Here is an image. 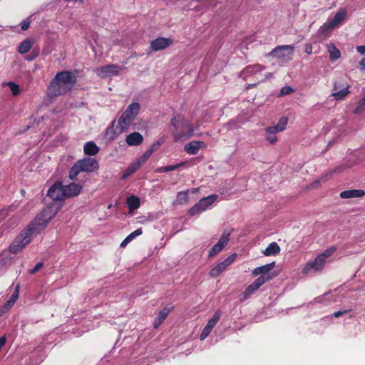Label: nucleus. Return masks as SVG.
I'll use <instances>...</instances> for the list:
<instances>
[{
    "mask_svg": "<svg viewBox=\"0 0 365 365\" xmlns=\"http://www.w3.org/2000/svg\"><path fill=\"white\" fill-rule=\"evenodd\" d=\"M58 209L53 206H49L43 210L37 215L31 226L26 230L23 231L14 241L10 246V251L17 253L21 251L31 240L33 233L36 230L43 229L47 223L56 215Z\"/></svg>",
    "mask_w": 365,
    "mask_h": 365,
    "instance_id": "1",
    "label": "nucleus"
},
{
    "mask_svg": "<svg viewBox=\"0 0 365 365\" xmlns=\"http://www.w3.org/2000/svg\"><path fill=\"white\" fill-rule=\"evenodd\" d=\"M76 83V76L71 71L58 73L51 81L47 89L51 98L63 95L71 91Z\"/></svg>",
    "mask_w": 365,
    "mask_h": 365,
    "instance_id": "2",
    "label": "nucleus"
},
{
    "mask_svg": "<svg viewBox=\"0 0 365 365\" xmlns=\"http://www.w3.org/2000/svg\"><path fill=\"white\" fill-rule=\"evenodd\" d=\"M170 125L173 128V138L176 142L185 141L194 135V126L189 120L178 114L173 115Z\"/></svg>",
    "mask_w": 365,
    "mask_h": 365,
    "instance_id": "3",
    "label": "nucleus"
},
{
    "mask_svg": "<svg viewBox=\"0 0 365 365\" xmlns=\"http://www.w3.org/2000/svg\"><path fill=\"white\" fill-rule=\"evenodd\" d=\"M98 162L94 158H84L78 160L71 168L69 172V178L75 179L81 172L91 173L98 169Z\"/></svg>",
    "mask_w": 365,
    "mask_h": 365,
    "instance_id": "4",
    "label": "nucleus"
},
{
    "mask_svg": "<svg viewBox=\"0 0 365 365\" xmlns=\"http://www.w3.org/2000/svg\"><path fill=\"white\" fill-rule=\"evenodd\" d=\"M140 110V104L133 103L128 106L118 120V124L120 126V130H125L132 123Z\"/></svg>",
    "mask_w": 365,
    "mask_h": 365,
    "instance_id": "5",
    "label": "nucleus"
},
{
    "mask_svg": "<svg viewBox=\"0 0 365 365\" xmlns=\"http://www.w3.org/2000/svg\"><path fill=\"white\" fill-rule=\"evenodd\" d=\"M294 47L292 45H282L275 47L267 56L281 59L282 61L287 62L292 59L291 56L293 54Z\"/></svg>",
    "mask_w": 365,
    "mask_h": 365,
    "instance_id": "6",
    "label": "nucleus"
},
{
    "mask_svg": "<svg viewBox=\"0 0 365 365\" xmlns=\"http://www.w3.org/2000/svg\"><path fill=\"white\" fill-rule=\"evenodd\" d=\"M217 197L218 196L217 195L213 194L202 198L197 204L190 209L189 214L193 216L206 210L214 203Z\"/></svg>",
    "mask_w": 365,
    "mask_h": 365,
    "instance_id": "7",
    "label": "nucleus"
},
{
    "mask_svg": "<svg viewBox=\"0 0 365 365\" xmlns=\"http://www.w3.org/2000/svg\"><path fill=\"white\" fill-rule=\"evenodd\" d=\"M347 18V11L345 9H341L335 14V16L325 23L322 27L321 30L323 31L336 29L342 24Z\"/></svg>",
    "mask_w": 365,
    "mask_h": 365,
    "instance_id": "8",
    "label": "nucleus"
},
{
    "mask_svg": "<svg viewBox=\"0 0 365 365\" xmlns=\"http://www.w3.org/2000/svg\"><path fill=\"white\" fill-rule=\"evenodd\" d=\"M120 68L115 64H109L101 68H98L96 71L97 75L102 78L118 76L120 71Z\"/></svg>",
    "mask_w": 365,
    "mask_h": 365,
    "instance_id": "9",
    "label": "nucleus"
},
{
    "mask_svg": "<svg viewBox=\"0 0 365 365\" xmlns=\"http://www.w3.org/2000/svg\"><path fill=\"white\" fill-rule=\"evenodd\" d=\"M326 261L319 255L313 262H307L302 269L304 274H307L312 271L319 272L322 270Z\"/></svg>",
    "mask_w": 365,
    "mask_h": 365,
    "instance_id": "10",
    "label": "nucleus"
},
{
    "mask_svg": "<svg viewBox=\"0 0 365 365\" xmlns=\"http://www.w3.org/2000/svg\"><path fill=\"white\" fill-rule=\"evenodd\" d=\"M236 257V254H232V255L229 256L223 262L219 263L217 266L212 269L210 272V275L212 277H217L219 276L223 271L226 269L229 265H230L235 261Z\"/></svg>",
    "mask_w": 365,
    "mask_h": 365,
    "instance_id": "11",
    "label": "nucleus"
},
{
    "mask_svg": "<svg viewBox=\"0 0 365 365\" xmlns=\"http://www.w3.org/2000/svg\"><path fill=\"white\" fill-rule=\"evenodd\" d=\"M48 195L53 200H62L64 199V188L61 182L53 184L48 190Z\"/></svg>",
    "mask_w": 365,
    "mask_h": 365,
    "instance_id": "12",
    "label": "nucleus"
},
{
    "mask_svg": "<svg viewBox=\"0 0 365 365\" xmlns=\"http://www.w3.org/2000/svg\"><path fill=\"white\" fill-rule=\"evenodd\" d=\"M229 237L230 233L229 232H223L221 235L219 241L217 244H215L212 249L210 250L208 257H212L215 255H217L218 252H220L223 247L228 243L229 242Z\"/></svg>",
    "mask_w": 365,
    "mask_h": 365,
    "instance_id": "13",
    "label": "nucleus"
},
{
    "mask_svg": "<svg viewBox=\"0 0 365 365\" xmlns=\"http://www.w3.org/2000/svg\"><path fill=\"white\" fill-rule=\"evenodd\" d=\"M221 316V313L217 311L216 312L211 319H210L207 324V325L204 327L200 336V339L204 340L207 336L210 334L211 330L213 327L217 324Z\"/></svg>",
    "mask_w": 365,
    "mask_h": 365,
    "instance_id": "14",
    "label": "nucleus"
},
{
    "mask_svg": "<svg viewBox=\"0 0 365 365\" xmlns=\"http://www.w3.org/2000/svg\"><path fill=\"white\" fill-rule=\"evenodd\" d=\"M173 43V40L168 38H158L150 42V48L153 51H158L168 47Z\"/></svg>",
    "mask_w": 365,
    "mask_h": 365,
    "instance_id": "15",
    "label": "nucleus"
},
{
    "mask_svg": "<svg viewBox=\"0 0 365 365\" xmlns=\"http://www.w3.org/2000/svg\"><path fill=\"white\" fill-rule=\"evenodd\" d=\"M64 196L66 197H72L79 195L82 190V186L76 183H71L63 186Z\"/></svg>",
    "mask_w": 365,
    "mask_h": 365,
    "instance_id": "16",
    "label": "nucleus"
},
{
    "mask_svg": "<svg viewBox=\"0 0 365 365\" xmlns=\"http://www.w3.org/2000/svg\"><path fill=\"white\" fill-rule=\"evenodd\" d=\"M205 146V144L202 141L194 140L187 143L185 147V151L190 155L197 154L200 148Z\"/></svg>",
    "mask_w": 365,
    "mask_h": 365,
    "instance_id": "17",
    "label": "nucleus"
},
{
    "mask_svg": "<svg viewBox=\"0 0 365 365\" xmlns=\"http://www.w3.org/2000/svg\"><path fill=\"white\" fill-rule=\"evenodd\" d=\"M197 191V188H192L191 190H187L186 191L179 192L176 200L174 202V205L187 204L189 202V193H195Z\"/></svg>",
    "mask_w": 365,
    "mask_h": 365,
    "instance_id": "18",
    "label": "nucleus"
},
{
    "mask_svg": "<svg viewBox=\"0 0 365 365\" xmlns=\"http://www.w3.org/2000/svg\"><path fill=\"white\" fill-rule=\"evenodd\" d=\"M365 195V191L363 190H349L340 193V197L343 199L357 198Z\"/></svg>",
    "mask_w": 365,
    "mask_h": 365,
    "instance_id": "19",
    "label": "nucleus"
},
{
    "mask_svg": "<svg viewBox=\"0 0 365 365\" xmlns=\"http://www.w3.org/2000/svg\"><path fill=\"white\" fill-rule=\"evenodd\" d=\"M143 140V135L138 132L132 133L126 138V143L130 146L139 145L142 143Z\"/></svg>",
    "mask_w": 365,
    "mask_h": 365,
    "instance_id": "20",
    "label": "nucleus"
},
{
    "mask_svg": "<svg viewBox=\"0 0 365 365\" xmlns=\"http://www.w3.org/2000/svg\"><path fill=\"white\" fill-rule=\"evenodd\" d=\"M287 124V118H281L278 123L274 126H269L265 129V132L279 133L285 130Z\"/></svg>",
    "mask_w": 365,
    "mask_h": 365,
    "instance_id": "21",
    "label": "nucleus"
},
{
    "mask_svg": "<svg viewBox=\"0 0 365 365\" xmlns=\"http://www.w3.org/2000/svg\"><path fill=\"white\" fill-rule=\"evenodd\" d=\"M287 124V118H281L278 123L274 126H269L265 129V132L279 133L285 130Z\"/></svg>",
    "mask_w": 365,
    "mask_h": 365,
    "instance_id": "22",
    "label": "nucleus"
},
{
    "mask_svg": "<svg viewBox=\"0 0 365 365\" xmlns=\"http://www.w3.org/2000/svg\"><path fill=\"white\" fill-rule=\"evenodd\" d=\"M274 265L275 262H272L271 263L256 267L252 270V275L256 277L260 274H267L274 267Z\"/></svg>",
    "mask_w": 365,
    "mask_h": 365,
    "instance_id": "23",
    "label": "nucleus"
},
{
    "mask_svg": "<svg viewBox=\"0 0 365 365\" xmlns=\"http://www.w3.org/2000/svg\"><path fill=\"white\" fill-rule=\"evenodd\" d=\"M327 51L329 54V58L331 61H335L341 57V51L332 43L327 44Z\"/></svg>",
    "mask_w": 365,
    "mask_h": 365,
    "instance_id": "24",
    "label": "nucleus"
},
{
    "mask_svg": "<svg viewBox=\"0 0 365 365\" xmlns=\"http://www.w3.org/2000/svg\"><path fill=\"white\" fill-rule=\"evenodd\" d=\"M170 313V309L164 308L162 309L157 317L155 319L153 327L157 329L160 327V325L164 322V320L167 318L168 315Z\"/></svg>",
    "mask_w": 365,
    "mask_h": 365,
    "instance_id": "25",
    "label": "nucleus"
},
{
    "mask_svg": "<svg viewBox=\"0 0 365 365\" xmlns=\"http://www.w3.org/2000/svg\"><path fill=\"white\" fill-rule=\"evenodd\" d=\"M34 43V40L32 38H26L24 40L19 46V52L21 54L26 53L30 51Z\"/></svg>",
    "mask_w": 365,
    "mask_h": 365,
    "instance_id": "26",
    "label": "nucleus"
},
{
    "mask_svg": "<svg viewBox=\"0 0 365 365\" xmlns=\"http://www.w3.org/2000/svg\"><path fill=\"white\" fill-rule=\"evenodd\" d=\"M264 69H265L264 66H263L262 65H259V64H255V65H252V66H247L242 71V73L243 75L247 76V75L255 74L257 72L262 71H263Z\"/></svg>",
    "mask_w": 365,
    "mask_h": 365,
    "instance_id": "27",
    "label": "nucleus"
},
{
    "mask_svg": "<svg viewBox=\"0 0 365 365\" xmlns=\"http://www.w3.org/2000/svg\"><path fill=\"white\" fill-rule=\"evenodd\" d=\"M84 153L88 155H96L99 151V148L93 142H87L83 147Z\"/></svg>",
    "mask_w": 365,
    "mask_h": 365,
    "instance_id": "28",
    "label": "nucleus"
},
{
    "mask_svg": "<svg viewBox=\"0 0 365 365\" xmlns=\"http://www.w3.org/2000/svg\"><path fill=\"white\" fill-rule=\"evenodd\" d=\"M280 252V247L277 242L270 243L268 247L263 251L265 256L275 255Z\"/></svg>",
    "mask_w": 365,
    "mask_h": 365,
    "instance_id": "29",
    "label": "nucleus"
},
{
    "mask_svg": "<svg viewBox=\"0 0 365 365\" xmlns=\"http://www.w3.org/2000/svg\"><path fill=\"white\" fill-rule=\"evenodd\" d=\"M349 93L348 86H345L342 89L338 91L337 86L335 85L332 96H334L336 100H341L347 96Z\"/></svg>",
    "mask_w": 365,
    "mask_h": 365,
    "instance_id": "30",
    "label": "nucleus"
},
{
    "mask_svg": "<svg viewBox=\"0 0 365 365\" xmlns=\"http://www.w3.org/2000/svg\"><path fill=\"white\" fill-rule=\"evenodd\" d=\"M259 288V287L255 282H252L247 287V289L242 294V300H245L247 298H249L250 295L253 294Z\"/></svg>",
    "mask_w": 365,
    "mask_h": 365,
    "instance_id": "31",
    "label": "nucleus"
},
{
    "mask_svg": "<svg viewBox=\"0 0 365 365\" xmlns=\"http://www.w3.org/2000/svg\"><path fill=\"white\" fill-rule=\"evenodd\" d=\"M127 204L130 210H135L140 206L139 198L135 196H131L127 199Z\"/></svg>",
    "mask_w": 365,
    "mask_h": 365,
    "instance_id": "32",
    "label": "nucleus"
},
{
    "mask_svg": "<svg viewBox=\"0 0 365 365\" xmlns=\"http://www.w3.org/2000/svg\"><path fill=\"white\" fill-rule=\"evenodd\" d=\"M140 166L139 165V163H137L136 162L132 163L125 170L124 174L122 176V179H125L128 176L131 175L133 173H134L137 170L139 169Z\"/></svg>",
    "mask_w": 365,
    "mask_h": 365,
    "instance_id": "33",
    "label": "nucleus"
},
{
    "mask_svg": "<svg viewBox=\"0 0 365 365\" xmlns=\"http://www.w3.org/2000/svg\"><path fill=\"white\" fill-rule=\"evenodd\" d=\"M19 285L18 284L16 286V287L15 288V290H14V293L12 294V295L11 296L10 299L6 302V307L7 308L11 307L14 304L16 301L17 300L18 297H19Z\"/></svg>",
    "mask_w": 365,
    "mask_h": 365,
    "instance_id": "34",
    "label": "nucleus"
},
{
    "mask_svg": "<svg viewBox=\"0 0 365 365\" xmlns=\"http://www.w3.org/2000/svg\"><path fill=\"white\" fill-rule=\"evenodd\" d=\"M153 150L152 148L148 149L142 156H140L135 162L139 163V165L141 166L144 163L147 161V160L152 155Z\"/></svg>",
    "mask_w": 365,
    "mask_h": 365,
    "instance_id": "35",
    "label": "nucleus"
},
{
    "mask_svg": "<svg viewBox=\"0 0 365 365\" xmlns=\"http://www.w3.org/2000/svg\"><path fill=\"white\" fill-rule=\"evenodd\" d=\"M182 165H184V163H178V164L173 165H168L164 168H160L158 170V171L170 172V171L175 170L178 168H179L180 167H181Z\"/></svg>",
    "mask_w": 365,
    "mask_h": 365,
    "instance_id": "36",
    "label": "nucleus"
},
{
    "mask_svg": "<svg viewBox=\"0 0 365 365\" xmlns=\"http://www.w3.org/2000/svg\"><path fill=\"white\" fill-rule=\"evenodd\" d=\"M335 250L336 248L334 247H331L326 250L324 252L319 254V255L326 261L327 258L333 255Z\"/></svg>",
    "mask_w": 365,
    "mask_h": 365,
    "instance_id": "37",
    "label": "nucleus"
},
{
    "mask_svg": "<svg viewBox=\"0 0 365 365\" xmlns=\"http://www.w3.org/2000/svg\"><path fill=\"white\" fill-rule=\"evenodd\" d=\"M277 133L265 132L266 140L271 144H274L277 141V138L275 135Z\"/></svg>",
    "mask_w": 365,
    "mask_h": 365,
    "instance_id": "38",
    "label": "nucleus"
},
{
    "mask_svg": "<svg viewBox=\"0 0 365 365\" xmlns=\"http://www.w3.org/2000/svg\"><path fill=\"white\" fill-rule=\"evenodd\" d=\"M271 277H267L264 275H261L257 279L255 280V283L260 287L262 285H263L265 282H267L268 280L271 279Z\"/></svg>",
    "mask_w": 365,
    "mask_h": 365,
    "instance_id": "39",
    "label": "nucleus"
},
{
    "mask_svg": "<svg viewBox=\"0 0 365 365\" xmlns=\"http://www.w3.org/2000/svg\"><path fill=\"white\" fill-rule=\"evenodd\" d=\"M8 86L11 89L12 94L14 96H17L19 93V86L18 84L14 83V82H9L7 83Z\"/></svg>",
    "mask_w": 365,
    "mask_h": 365,
    "instance_id": "40",
    "label": "nucleus"
},
{
    "mask_svg": "<svg viewBox=\"0 0 365 365\" xmlns=\"http://www.w3.org/2000/svg\"><path fill=\"white\" fill-rule=\"evenodd\" d=\"M294 90L291 86H284L281 88L279 96L289 95L293 93Z\"/></svg>",
    "mask_w": 365,
    "mask_h": 365,
    "instance_id": "41",
    "label": "nucleus"
},
{
    "mask_svg": "<svg viewBox=\"0 0 365 365\" xmlns=\"http://www.w3.org/2000/svg\"><path fill=\"white\" fill-rule=\"evenodd\" d=\"M143 231L141 228L137 229L136 230L131 232L130 235H128L127 237L132 241L133 239H135L136 237L140 236L142 235Z\"/></svg>",
    "mask_w": 365,
    "mask_h": 365,
    "instance_id": "42",
    "label": "nucleus"
},
{
    "mask_svg": "<svg viewBox=\"0 0 365 365\" xmlns=\"http://www.w3.org/2000/svg\"><path fill=\"white\" fill-rule=\"evenodd\" d=\"M365 109V97L359 101L358 106L355 109V113H359Z\"/></svg>",
    "mask_w": 365,
    "mask_h": 365,
    "instance_id": "43",
    "label": "nucleus"
},
{
    "mask_svg": "<svg viewBox=\"0 0 365 365\" xmlns=\"http://www.w3.org/2000/svg\"><path fill=\"white\" fill-rule=\"evenodd\" d=\"M43 267L42 262H38L36 264V266L31 270H29V274H33L38 272Z\"/></svg>",
    "mask_w": 365,
    "mask_h": 365,
    "instance_id": "44",
    "label": "nucleus"
},
{
    "mask_svg": "<svg viewBox=\"0 0 365 365\" xmlns=\"http://www.w3.org/2000/svg\"><path fill=\"white\" fill-rule=\"evenodd\" d=\"M351 309H345V310H343V311H339V312H336L333 314L334 317L335 318H338L346 313H348L349 312H350Z\"/></svg>",
    "mask_w": 365,
    "mask_h": 365,
    "instance_id": "45",
    "label": "nucleus"
},
{
    "mask_svg": "<svg viewBox=\"0 0 365 365\" xmlns=\"http://www.w3.org/2000/svg\"><path fill=\"white\" fill-rule=\"evenodd\" d=\"M304 51L307 54L312 53V46L311 44H306Z\"/></svg>",
    "mask_w": 365,
    "mask_h": 365,
    "instance_id": "46",
    "label": "nucleus"
},
{
    "mask_svg": "<svg viewBox=\"0 0 365 365\" xmlns=\"http://www.w3.org/2000/svg\"><path fill=\"white\" fill-rule=\"evenodd\" d=\"M29 26H30V22H29V21H23L21 24V29L23 31H26V29H28Z\"/></svg>",
    "mask_w": 365,
    "mask_h": 365,
    "instance_id": "47",
    "label": "nucleus"
},
{
    "mask_svg": "<svg viewBox=\"0 0 365 365\" xmlns=\"http://www.w3.org/2000/svg\"><path fill=\"white\" fill-rule=\"evenodd\" d=\"M356 51L360 53V54H364L365 53V46H358L356 47Z\"/></svg>",
    "mask_w": 365,
    "mask_h": 365,
    "instance_id": "48",
    "label": "nucleus"
},
{
    "mask_svg": "<svg viewBox=\"0 0 365 365\" xmlns=\"http://www.w3.org/2000/svg\"><path fill=\"white\" fill-rule=\"evenodd\" d=\"M130 242L131 240L128 237H126V238L121 242L120 247H125Z\"/></svg>",
    "mask_w": 365,
    "mask_h": 365,
    "instance_id": "49",
    "label": "nucleus"
},
{
    "mask_svg": "<svg viewBox=\"0 0 365 365\" xmlns=\"http://www.w3.org/2000/svg\"><path fill=\"white\" fill-rule=\"evenodd\" d=\"M7 215V212L5 210L0 211V220H3Z\"/></svg>",
    "mask_w": 365,
    "mask_h": 365,
    "instance_id": "50",
    "label": "nucleus"
},
{
    "mask_svg": "<svg viewBox=\"0 0 365 365\" xmlns=\"http://www.w3.org/2000/svg\"><path fill=\"white\" fill-rule=\"evenodd\" d=\"M359 65L365 71V57L361 60V61L359 62Z\"/></svg>",
    "mask_w": 365,
    "mask_h": 365,
    "instance_id": "51",
    "label": "nucleus"
},
{
    "mask_svg": "<svg viewBox=\"0 0 365 365\" xmlns=\"http://www.w3.org/2000/svg\"><path fill=\"white\" fill-rule=\"evenodd\" d=\"M274 75L272 73H267L266 75H265V78L266 79H269V78H273Z\"/></svg>",
    "mask_w": 365,
    "mask_h": 365,
    "instance_id": "52",
    "label": "nucleus"
},
{
    "mask_svg": "<svg viewBox=\"0 0 365 365\" xmlns=\"http://www.w3.org/2000/svg\"><path fill=\"white\" fill-rule=\"evenodd\" d=\"M200 126V123H198L196 125V127H194L195 130L197 129Z\"/></svg>",
    "mask_w": 365,
    "mask_h": 365,
    "instance_id": "53",
    "label": "nucleus"
},
{
    "mask_svg": "<svg viewBox=\"0 0 365 365\" xmlns=\"http://www.w3.org/2000/svg\"><path fill=\"white\" fill-rule=\"evenodd\" d=\"M28 60H33V58L31 56H29V58H27Z\"/></svg>",
    "mask_w": 365,
    "mask_h": 365,
    "instance_id": "54",
    "label": "nucleus"
}]
</instances>
